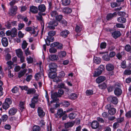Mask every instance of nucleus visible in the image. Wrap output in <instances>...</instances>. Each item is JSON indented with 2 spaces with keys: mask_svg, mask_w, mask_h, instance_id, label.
<instances>
[{
  "mask_svg": "<svg viewBox=\"0 0 131 131\" xmlns=\"http://www.w3.org/2000/svg\"><path fill=\"white\" fill-rule=\"evenodd\" d=\"M48 36H47V38L45 40L47 46L50 44V42H53L54 40V38L53 37L56 34V32L53 30L49 31L48 32Z\"/></svg>",
  "mask_w": 131,
  "mask_h": 131,
  "instance_id": "f257e3e1",
  "label": "nucleus"
},
{
  "mask_svg": "<svg viewBox=\"0 0 131 131\" xmlns=\"http://www.w3.org/2000/svg\"><path fill=\"white\" fill-rule=\"evenodd\" d=\"M64 91L63 90L61 89H59L58 91V93L55 92L51 95V98L53 99L52 101H51V103H55V101H58V97H60L63 94Z\"/></svg>",
  "mask_w": 131,
  "mask_h": 131,
  "instance_id": "f03ea898",
  "label": "nucleus"
},
{
  "mask_svg": "<svg viewBox=\"0 0 131 131\" xmlns=\"http://www.w3.org/2000/svg\"><path fill=\"white\" fill-rule=\"evenodd\" d=\"M114 93L117 96H119L121 95L122 93V91L121 89V87L119 84H116L114 85Z\"/></svg>",
  "mask_w": 131,
  "mask_h": 131,
  "instance_id": "7ed1b4c3",
  "label": "nucleus"
},
{
  "mask_svg": "<svg viewBox=\"0 0 131 131\" xmlns=\"http://www.w3.org/2000/svg\"><path fill=\"white\" fill-rule=\"evenodd\" d=\"M58 24V23L56 20H52L48 23V25L47 27L50 29H54L55 28V27L57 26Z\"/></svg>",
  "mask_w": 131,
  "mask_h": 131,
  "instance_id": "20e7f679",
  "label": "nucleus"
},
{
  "mask_svg": "<svg viewBox=\"0 0 131 131\" xmlns=\"http://www.w3.org/2000/svg\"><path fill=\"white\" fill-rule=\"evenodd\" d=\"M17 10V6H14L12 7L9 10L8 14L11 16H14L16 14V11Z\"/></svg>",
  "mask_w": 131,
  "mask_h": 131,
  "instance_id": "39448f33",
  "label": "nucleus"
},
{
  "mask_svg": "<svg viewBox=\"0 0 131 131\" xmlns=\"http://www.w3.org/2000/svg\"><path fill=\"white\" fill-rule=\"evenodd\" d=\"M107 100L115 104H116L118 103V100L116 97L111 96L108 97Z\"/></svg>",
  "mask_w": 131,
  "mask_h": 131,
  "instance_id": "423d86ee",
  "label": "nucleus"
},
{
  "mask_svg": "<svg viewBox=\"0 0 131 131\" xmlns=\"http://www.w3.org/2000/svg\"><path fill=\"white\" fill-rule=\"evenodd\" d=\"M57 65L54 63H51L49 64V71H56L57 70Z\"/></svg>",
  "mask_w": 131,
  "mask_h": 131,
  "instance_id": "0eeeda50",
  "label": "nucleus"
},
{
  "mask_svg": "<svg viewBox=\"0 0 131 131\" xmlns=\"http://www.w3.org/2000/svg\"><path fill=\"white\" fill-rule=\"evenodd\" d=\"M37 112L38 116L40 117H43L45 115V113L43 111L42 108L40 107H39L38 108Z\"/></svg>",
  "mask_w": 131,
  "mask_h": 131,
  "instance_id": "6e6552de",
  "label": "nucleus"
},
{
  "mask_svg": "<svg viewBox=\"0 0 131 131\" xmlns=\"http://www.w3.org/2000/svg\"><path fill=\"white\" fill-rule=\"evenodd\" d=\"M121 35V33L119 31H115L112 33V36L115 39H116L119 37Z\"/></svg>",
  "mask_w": 131,
  "mask_h": 131,
  "instance_id": "1a4fd4ad",
  "label": "nucleus"
},
{
  "mask_svg": "<svg viewBox=\"0 0 131 131\" xmlns=\"http://www.w3.org/2000/svg\"><path fill=\"white\" fill-rule=\"evenodd\" d=\"M2 45L4 47H6L8 45V41L7 38L5 37H3L1 39Z\"/></svg>",
  "mask_w": 131,
  "mask_h": 131,
  "instance_id": "9d476101",
  "label": "nucleus"
},
{
  "mask_svg": "<svg viewBox=\"0 0 131 131\" xmlns=\"http://www.w3.org/2000/svg\"><path fill=\"white\" fill-rule=\"evenodd\" d=\"M91 125V127L93 129H96L99 127V124L97 121H94L92 122Z\"/></svg>",
  "mask_w": 131,
  "mask_h": 131,
  "instance_id": "9b49d317",
  "label": "nucleus"
},
{
  "mask_svg": "<svg viewBox=\"0 0 131 131\" xmlns=\"http://www.w3.org/2000/svg\"><path fill=\"white\" fill-rule=\"evenodd\" d=\"M69 33V31L67 30H64L62 31L60 33V35L62 37L66 38L67 37Z\"/></svg>",
  "mask_w": 131,
  "mask_h": 131,
  "instance_id": "f8f14e48",
  "label": "nucleus"
},
{
  "mask_svg": "<svg viewBox=\"0 0 131 131\" xmlns=\"http://www.w3.org/2000/svg\"><path fill=\"white\" fill-rule=\"evenodd\" d=\"M17 111V110L14 107H13L9 111L8 113L10 115H13L15 114Z\"/></svg>",
  "mask_w": 131,
  "mask_h": 131,
  "instance_id": "ddd939ff",
  "label": "nucleus"
},
{
  "mask_svg": "<svg viewBox=\"0 0 131 131\" xmlns=\"http://www.w3.org/2000/svg\"><path fill=\"white\" fill-rule=\"evenodd\" d=\"M56 71H49V73H48V76L49 78L51 79H53L57 75V73L56 72Z\"/></svg>",
  "mask_w": 131,
  "mask_h": 131,
  "instance_id": "4468645a",
  "label": "nucleus"
},
{
  "mask_svg": "<svg viewBox=\"0 0 131 131\" xmlns=\"http://www.w3.org/2000/svg\"><path fill=\"white\" fill-rule=\"evenodd\" d=\"M30 11L33 13L36 14L38 13V9L37 7L32 6L30 7Z\"/></svg>",
  "mask_w": 131,
  "mask_h": 131,
  "instance_id": "2eb2a0df",
  "label": "nucleus"
},
{
  "mask_svg": "<svg viewBox=\"0 0 131 131\" xmlns=\"http://www.w3.org/2000/svg\"><path fill=\"white\" fill-rule=\"evenodd\" d=\"M46 6L43 4H41L38 6V9L40 12H45L46 11Z\"/></svg>",
  "mask_w": 131,
  "mask_h": 131,
  "instance_id": "dca6fc26",
  "label": "nucleus"
},
{
  "mask_svg": "<svg viewBox=\"0 0 131 131\" xmlns=\"http://www.w3.org/2000/svg\"><path fill=\"white\" fill-rule=\"evenodd\" d=\"M106 79V78L104 76H100L98 77L96 80V82L97 83H99Z\"/></svg>",
  "mask_w": 131,
  "mask_h": 131,
  "instance_id": "f3484780",
  "label": "nucleus"
},
{
  "mask_svg": "<svg viewBox=\"0 0 131 131\" xmlns=\"http://www.w3.org/2000/svg\"><path fill=\"white\" fill-rule=\"evenodd\" d=\"M17 29L14 28L11 30V36L12 37H15L17 35Z\"/></svg>",
  "mask_w": 131,
  "mask_h": 131,
  "instance_id": "a211bd4d",
  "label": "nucleus"
},
{
  "mask_svg": "<svg viewBox=\"0 0 131 131\" xmlns=\"http://www.w3.org/2000/svg\"><path fill=\"white\" fill-rule=\"evenodd\" d=\"M66 113V111L63 112L62 109V108H60L58 110L57 114L59 117L61 118Z\"/></svg>",
  "mask_w": 131,
  "mask_h": 131,
  "instance_id": "6ab92c4d",
  "label": "nucleus"
},
{
  "mask_svg": "<svg viewBox=\"0 0 131 131\" xmlns=\"http://www.w3.org/2000/svg\"><path fill=\"white\" fill-rule=\"evenodd\" d=\"M106 67L107 70L110 71L113 70L114 67L112 64L109 63L106 65Z\"/></svg>",
  "mask_w": 131,
  "mask_h": 131,
  "instance_id": "aec40b11",
  "label": "nucleus"
},
{
  "mask_svg": "<svg viewBox=\"0 0 131 131\" xmlns=\"http://www.w3.org/2000/svg\"><path fill=\"white\" fill-rule=\"evenodd\" d=\"M117 15L116 12H114L113 14H108L106 16V19L108 20L111 19L113 17H114Z\"/></svg>",
  "mask_w": 131,
  "mask_h": 131,
  "instance_id": "412c9836",
  "label": "nucleus"
},
{
  "mask_svg": "<svg viewBox=\"0 0 131 131\" xmlns=\"http://www.w3.org/2000/svg\"><path fill=\"white\" fill-rule=\"evenodd\" d=\"M125 54L124 51H123L121 52H118L116 54V56L119 60H121L122 58V56Z\"/></svg>",
  "mask_w": 131,
  "mask_h": 131,
  "instance_id": "4be33fe9",
  "label": "nucleus"
},
{
  "mask_svg": "<svg viewBox=\"0 0 131 131\" xmlns=\"http://www.w3.org/2000/svg\"><path fill=\"white\" fill-rule=\"evenodd\" d=\"M27 71V69H25L23 70H21L18 73V77L19 78H20L25 74Z\"/></svg>",
  "mask_w": 131,
  "mask_h": 131,
  "instance_id": "5701e85b",
  "label": "nucleus"
},
{
  "mask_svg": "<svg viewBox=\"0 0 131 131\" xmlns=\"http://www.w3.org/2000/svg\"><path fill=\"white\" fill-rule=\"evenodd\" d=\"M72 11L71 9L68 7L64 8L62 9L63 12L65 13L69 14L71 13Z\"/></svg>",
  "mask_w": 131,
  "mask_h": 131,
  "instance_id": "b1692460",
  "label": "nucleus"
},
{
  "mask_svg": "<svg viewBox=\"0 0 131 131\" xmlns=\"http://www.w3.org/2000/svg\"><path fill=\"white\" fill-rule=\"evenodd\" d=\"M74 125V123L73 122H68L65 124V127L66 128H68L72 127Z\"/></svg>",
  "mask_w": 131,
  "mask_h": 131,
  "instance_id": "393cba45",
  "label": "nucleus"
},
{
  "mask_svg": "<svg viewBox=\"0 0 131 131\" xmlns=\"http://www.w3.org/2000/svg\"><path fill=\"white\" fill-rule=\"evenodd\" d=\"M78 97V95L75 93L71 94L68 96V97L69 99L72 100L76 99Z\"/></svg>",
  "mask_w": 131,
  "mask_h": 131,
  "instance_id": "a878e982",
  "label": "nucleus"
},
{
  "mask_svg": "<svg viewBox=\"0 0 131 131\" xmlns=\"http://www.w3.org/2000/svg\"><path fill=\"white\" fill-rule=\"evenodd\" d=\"M49 59L52 61H54L57 60L58 57L56 55H50L49 56Z\"/></svg>",
  "mask_w": 131,
  "mask_h": 131,
  "instance_id": "bb28decb",
  "label": "nucleus"
},
{
  "mask_svg": "<svg viewBox=\"0 0 131 131\" xmlns=\"http://www.w3.org/2000/svg\"><path fill=\"white\" fill-rule=\"evenodd\" d=\"M15 52L17 56L18 57H21V56L23 55V52L20 49L16 50Z\"/></svg>",
  "mask_w": 131,
  "mask_h": 131,
  "instance_id": "cd10ccee",
  "label": "nucleus"
},
{
  "mask_svg": "<svg viewBox=\"0 0 131 131\" xmlns=\"http://www.w3.org/2000/svg\"><path fill=\"white\" fill-rule=\"evenodd\" d=\"M117 21L119 22L122 23H124L126 21V19L122 17L118 18L117 19Z\"/></svg>",
  "mask_w": 131,
  "mask_h": 131,
  "instance_id": "c85d7f7f",
  "label": "nucleus"
},
{
  "mask_svg": "<svg viewBox=\"0 0 131 131\" xmlns=\"http://www.w3.org/2000/svg\"><path fill=\"white\" fill-rule=\"evenodd\" d=\"M116 111V109L114 108H112L110 110H108V113L111 115H113L115 114Z\"/></svg>",
  "mask_w": 131,
  "mask_h": 131,
  "instance_id": "c756f323",
  "label": "nucleus"
},
{
  "mask_svg": "<svg viewBox=\"0 0 131 131\" xmlns=\"http://www.w3.org/2000/svg\"><path fill=\"white\" fill-rule=\"evenodd\" d=\"M98 86L100 89H105L107 87L106 84L105 83L99 84Z\"/></svg>",
  "mask_w": 131,
  "mask_h": 131,
  "instance_id": "7c9ffc66",
  "label": "nucleus"
},
{
  "mask_svg": "<svg viewBox=\"0 0 131 131\" xmlns=\"http://www.w3.org/2000/svg\"><path fill=\"white\" fill-rule=\"evenodd\" d=\"M93 61L95 63L97 64H99L101 62V59L100 58L94 57Z\"/></svg>",
  "mask_w": 131,
  "mask_h": 131,
  "instance_id": "2f4dec72",
  "label": "nucleus"
},
{
  "mask_svg": "<svg viewBox=\"0 0 131 131\" xmlns=\"http://www.w3.org/2000/svg\"><path fill=\"white\" fill-rule=\"evenodd\" d=\"M50 14L52 17L56 18L58 15V14L56 11H52L50 13Z\"/></svg>",
  "mask_w": 131,
  "mask_h": 131,
  "instance_id": "473e14b6",
  "label": "nucleus"
},
{
  "mask_svg": "<svg viewBox=\"0 0 131 131\" xmlns=\"http://www.w3.org/2000/svg\"><path fill=\"white\" fill-rule=\"evenodd\" d=\"M53 81L56 82V83H58L61 80V78L58 76L55 77L53 79Z\"/></svg>",
  "mask_w": 131,
  "mask_h": 131,
  "instance_id": "72a5a7b5",
  "label": "nucleus"
},
{
  "mask_svg": "<svg viewBox=\"0 0 131 131\" xmlns=\"http://www.w3.org/2000/svg\"><path fill=\"white\" fill-rule=\"evenodd\" d=\"M102 72L97 69L95 71L94 74V77H97L100 75Z\"/></svg>",
  "mask_w": 131,
  "mask_h": 131,
  "instance_id": "f704fd0d",
  "label": "nucleus"
},
{
  "mask_svg": "<svg viewBox=\"0 0 131 131\" xmlns=\"http://www.w3.org/2000/svg\"><path fill=\"white\" fill-rule=\"evenodd\" d=\"M38 96L37 95V96H34L32 98L31 101V102H33L35 103H37L38 102Z\"/></svg>",
  "mask_w": 131,
  "mask_h": 131,
  "instance_id": "c9c22d12",
  "label": "nucleus"
},
{
  "mask_svg": "<svg viewBox=\"0 0 131 131\" xmlns=\"http://www.w3.org/2000/svg\"><path fill=\"white\" fill-rule=\"evenodd\" d=\"M123 73L126 75H129L131 74V70L129 69H126L124 71Z\"/></svg>",
  "mask_w": 131,
  "mask_h": 131,
  "instance_id": "e433bc0d",
  "label": "nucleus"
},
{
  "mask_svg": "<svg viewBox=\"0 0 131 131\" xmlns=\"http://www.w3.org/2000/svg\"><path fill=\"white\" fill-rule=\"evenodd\" d=\"M27 94H33L36 92L35 90L34 89H31L27 90Z\"/></svg>",
  "mask_w": 131,
  "mask_h": 131,
  "instance_id": "4c0bfd02",
  "label": "nucleus"
},
{
  "mask_svg": "<svg viewBox=\"0 0 131 131\" xmlns=\"http://www.w3.org/2000/svg\"><path fill=\"white\" fill-rule=\"evenodd\" d=\"M77 115L76 114L74 113H71L69 115V117L70 119H74Z\"/></svg>",
  "mask_w": 131,
  "mask_h": 131,
  "instance_id": "58836bf2",
  "label": "nucleus"
},
{
  "mask_svg": "<svg viewBox=\"0 0 131 131\" xmlns=\"http://www.w3.org/2000/svg\"><path fill=\"white\" fill-rule=\"evenodd\" d=\"M70 0H62V4L64 6H67L69 5L70 4Z\"/></svg>",
  "mask_w": 131,
  "mask_h": 131,
  "instance_id": "ea45409f",
  "label": "nucleus"
},
{
  "mask_svg": "<svg viewBox=\"0 0 131 131\" xmlns=\"http://www.w3.org/2000/svg\"><path fill=\"white\" fill-rule=\"evenodd\" d=\"M121 66L122 68L123 69L126 68V61L124 60L121 63Z\"/></svg>",
  "mask_w": 131,
  "mask_h": 131,
  "instance_id": "a19ab883",
  "label": "nucleus"
},
{
  "mask_svg": "<svg viewBox=\"0 0 131 131\" xmlns=\"http://www.w3.org/2000/svg\"><path fill=\"white\" fill-rule=\"evenodd\" d=\"M110 57L108 54H105L103 56V58L105 61H108L110 60Z\"/></svg>",
  "mask_w": 131,
  "mask_h": 131,
  "instance_id": "79ce46f5",
  "label": "nucleus"
},
{
  "mask_svg": "<svg viewBox=\"0 0 131 131\" xmlns=\"http://www.w3.org/2000/svg\"><path fill=\"white\" fill-rule=\"evenodd\" d=\"M9 107V105L5 102L3 103L2 105L3 108L5 110H7Z\"/></svg>",
  "mask_w": 131,
  "mask_h": 131,
  "instance_id": "37998d69",
  "label": "nucleus"
},
{
  "mask_svg": "<svg viewBox=\"0 0 131 131\" xmlns=\"http://www.w3.org/2000/svg\"><path fill=\"white\" fill-rule=\"evenodd\" d=\"M66 52L63 51L60 52L59 54V57L61 58L65 57L66 55Z\"/></svg>",
  "mask_w": 131,
  "mask_h": 131,
  "instance_id": "c03bdc74",
  "label": "nucleus"
},
{
  "mask_svg": "<svg viewBox=\"0 0 131 131\" xmlns=\"http://www.w3.org/2000/svg\"><path fill=\"white\" fill-rule=\"evenodd\" d=\"M25 102H20L19 104V106L21 110H23L25 109Z\"/></svg>",
  "mask_w": 131,
  "mask_h": 131,
  "instance_id": "a18cd8bd",
  "label": "nucleus"
},
{
  "mask_svg": "<svg viewBox=\"0 0 131 131\" xmlns=\"http://www.w3.org/2000/svg\"><path fill=\"white\" fill-rule=\"evenodd\" d=\"M63 16L61 15H58L55 18L58 21H60L62 19Z\"/></svg>",
  "mask_w": 131,
  "mask_h": 131,
  "instance_id": "49530a36",
  "label": "nucleus"
},
{
  "mask_svg": "<svg viewBox=\"0 0 131 131\" xmlns=\"http://www.w3.org/2000/svg\"><path fill=\"white\" fill-rule=\"evenodd\" d=\"M82 28V26L81 25L79 26L77 25L75 27V30L77 32H80Z\"/></svg>",
  "mask_w": 131,
  "mask_h": 131,
  "instance_id": "de8ad7c7",
  "label": "nucleus"
},
{
  "mask_svg": "<svg viewBox=\"0 0 131 131\" xmlns=\"http://www.w3.org/2000/svg\"><path fill=\"white\" fill-rule=\"evenodd\" d=\"M27 45L28 44L25 40L23 41L22 44V48L23 49H25L27 47Z\"/></svg>",
  "mask_w": 131,
  "mask_h": 131,
  "instance_id": "09e8293b",
  "label": "nucleus"
},
{
  "mask_svg": "<svg viewBox=\"0 0 131 131\" xmlns=\"http://www.w3.org/2000/svg\"><path fill=\"white\" fill-rule=\"evenodd\" d=\"M86 93L87 95H90L93 94V91L92 90H88L86 91Z\"/></svg>",
  "mask_w": 131,
  "mask_h": 131,
  "instance_id": "8fccbe9b",
  "label": "nucleus"
},
{
  "mask_svg": "<svg viewBox=\"0 0 131 131\" xmlns=\"http://www.w3.org/2000/svg\"><path fill=\"white\" fill-rule=\"evenodd\" d=\"M26 60L27 61L28 63H31L33 62V58L30 56H29L28 57H27Z\"/></svg>",
  "mask_w": 131,
  "mask_h": 131,
  "instance_id": "3c124183",
  "label": "nucleus"
},
{
  "mask_svg": "<svg viewBox=\"0 0 131 131\" xmlns=\"http://www.w3.org/2000/svg\"><path fill=\"white\" fill-rule=\"evenodd\" d=\"M32 130L33 131H39L40 130V128L37 126H34L33 127Z\"/></svg>",
  "mask_w": 131,
  "mask_h": 131,
  "instance_id": "603ef678",
  "label": "nucleus"
},
{
  "mask_svg": "<svg viewBox=\"0 0 131 131\" xmlns=\"http://www.w3.org/2000/svg\"><path fill=\"white\" fill-rule=\"evenodd\" d=\"M5 102L10 105L12 103V101L9 98H7L6 99Z\"/></svg>",
  "mask_w": 131,
  "mask_h": 131,
  "instance_id": "864d4df0",
  "label": "nucleus"
},
{
  "mask_svg": "<svg viewBox=\"0 0 131 131\" xmlns=\"http://www.w3.org/2000/svg\"><path fill=\"white\" fill-rule=\"evenodd\" d=\"M36 17L37 20L43 22L44 21V19H43L42 17L40 15L36 16Z\"/></svg>",
  "mask_w": 131,
  "mask_h": 131,
  "instance_id": "5fc2aeb1",
  "label": "nucleus"
},
{
  "mask_svg": "<svg viewBox=\"0 0 131 131\" xmlns=\"http://www.w3.org/2000/svg\"><path fill=\"white\" fill-rule=\"evenodd\" d=\"M119 124L118 122H116L114 123L113 125V127L114 129H116L119 127Z\"/></svg>",
  "mask_w": 131,
  "mask_h": 131,
  "instance_id": "6e6d98bb",
  "label": "nucleus"
},
{
  "mask_svg": "<svg viewBox=\"0 0 131 131\" xmlns=\"http://www.w3.org/2000/svg\"><path fill=\"white\" fill-rule=\"evenodd\" d=\"M106 42H102L100 46V48L102 49H104L106 48Z\"/></svg>",
  "mask_w": 131,
  "mask_h": 131,
  "instance_id": "4d7b16f0",
  "label": "nucleus"
},
{
  "mask_svg": "<svg viewBox=\"0 0 131 131\" xmlns=\"http://www.w3.org/2000/svg\"><path fill=\"white\" fill-rule=\"evenodd\" d=\"M11 56L10 54L9 53H7L5 56V59L7 60H8L11 59Z\"/></svg>",
  "mask_w": 131,
  "mask_h": 131,
  "instance_id": "13d9d810",
  "label": "nucleus"
},
{
  "mask_svg": "<svg viewBox=\"0 0 131 131\" xmlns=\"http://www.w3.org/2000/svg\"><path fill=\"white\" fill-rule=\"evenodd\" d=\"M8 118V116L6 115H3L2 117V120L4 122L6 121Z\"/></svg>",
  "mask_w": 131,
  "mask_h": 131,
  "instance_id": "bf43d9fd",
  "label": "nucleus"
},
{
  "mask_svg": "<svg viewBox=\"0 0 131 131\" xmlns=\"http://www.w3.org/2000/svg\"><path fill=\"white\" fill-rule=\"evenodd\" d=\"M131 46L129 45H126L125 47V50L127 52H129L130 49H131Z\"/></svg>",
  "mask_w": 131,
  "mask_h": 131,
  "instance_id": "052dcab7",
  "label": "nucleus"
},
{
  "mask_svg": "<svg viewBox=\"0 0 131 131\" xmlns=\"http://www.w3.org/2000/svg\"><path fill=\"white\" fill-rule=\"evenodd\" d=\"M110 4L111 7L112 8L116 7L118 5L117 3L114 2L111 3Z\"/></svg>",
  "mask_w": 131,
  "mask_h": 131,
  "instance_id": "680f3d73",
  "label": "nucleus"
},
{
  "mask_svg": "<svg viewBox=\"0 0 131 131\" xmlns=\"http://www.w3.org/2000/svg\"><path fill=\"white\" fill-rule=\"evenodd\" d=\"M63 104L66 107H67L70 105L69 102L67 101H64L63 102Z\"/></svg>",
  "mask_w": 131,
  "mask_h": 131,
  "instance_id": "e2e57ef3",
  "label": "nucleus"
},
{
  "mask_svg": "<svg viewBox=\"0 0 131 131\" xmlns=\"http://www.w3.org/2000/svg\"><path fill=\"white\" fill-rule=\"evenodd\" d=\"M65 75V73L63 71H61L59 72V76L61 78L63 77Z\"/></svg>",
  "mask_w": 131,
  "mask_h": 131,
  "instance_id": "0e129e2a",
  "label": "nucleus"
},
{
  "mask_svg": "<svg viewBox=\"0 0 131 131\" xmlns=\"http://www.w3.org/2000/svg\"><path fill=\"white\" fill-rule=\"evenodd\" d=\"M18 89L16 86L14 87L12 90V92L14 93H16L18 91Z\"/></svg>",
  "mask_w": 131,
  "mask_h": 131,
  "instance_id": "69168bd1",
  "label": "nucleus"
},
{
  "mask_svg": "<svg viewBox=\"0 0 131 131\" xmlns=\"http://www.w3.org/2000/svg\"><path fill=\"white\" fill-rule=\"evenodd\" d=\"M40 75L39 73H38L36 74L35 76L36 80L38 81L40 78Z\"/></svg>",
  "mask_w": 131,
  "mask_h": 131,
  "instance_id": "338daca9",
  "label": "nucleus"
},
{
  "mask_svg": "<svg viewBox=\"0 0 131 131\" xmlns=\"http://www.w3.org/2000/svg\"><path fill=\"white\" fill-rule=\"evenodd\" d=\"M18 35L19 38H22L23 37L24 34L22 33V32L20 31L18 32Z\"/></svg>",
  "mask_w": 131,
  "mask_h": 131,
  "instance_id": "774afa93",
  "label": "nucleus"
}]
</instances>
